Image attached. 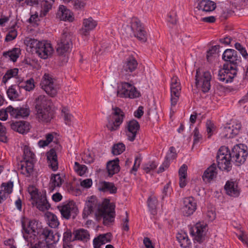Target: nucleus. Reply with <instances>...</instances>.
Returning <instances> with one entry per match:
<instances>
[{"instance_id": "nucleus-14", "label": "nucleus", "mask_w": 248, "mask_h": 248, "mask_svg": "<svg viewBox=\"0 0 248 248\" xmlns=\"http://www.w3.org/2000/svg\"><path fill=\"white\" fill-rule=\"evenodd\" d=\"M178 78L173 76L171 79L170 83V95H171V106H175L178 100L181 87L180 83L178 81Z\"/></svg>"}, {"instance_id": "nucleus-47", "label": "nucleus", "mask_w": 248, "mask_h": 248, "mask_svg": "<svg viewBox=\"0 0 248 248\" xmlns=\"http://www.w3.org/2000/svg\"><path fill=\"white\" fill-rule=\"evenodd\" d=\"M54 1L46 0L42 2L41 5L43 9L44 15H45L50 9Z\"/></svg>"}, {"instance_id": "nucleus-41", "label": "nucleus", "mask_w": 248, "mask_h": 248, "mask_svg": "<svg viewBox=\"0 0 248 248\" xmlns=\"http://www.w3.org/2000/svg\"><path fill=\"white\" fill-rule=\"evenodd\" d=\"M19 86L20 87L23 88L27 91L30 92L32 91L35 87L34 79L32 78H31L23 83L22 85Z\"/></svg>"}, {"instance_id": "nucleus-17", "label": "nucleus", "mask_w": 248, "mask_h": 248, "mask_svg": "<svg viewBox=\"0 0 248 248\" xmlns=\"http://www.w3.org/2000/svg\"><path fill=\"white\" fill-rule=\"evenodd\" d=\"M197 208V203L192 197H188L184 199L183 206L182 208L184 216H189L193 214Z\"/></svg>"}, {"instance_id": "nucleus-40", "label": "nucleus", "mask_w": 248, "mask_h": 248, "mask_svg": "<svg viewBox=\"0 0 248 248\" xmlns=\"http://www.w3.org/2000/svg\"><path fill=\"white\" fill-rule=\"evenodd\" d=\"M49 226L52 228H56L59 225V221L57 216L54 214L50 213L48 216Z\"/></svg>"}, {"instance_id": "nucleus-61", "label": "nucleus", "mask_w": 248, "mask_h": 248, "mask_svg": "<svg viewBox=\"0 0 248 248\" xmlns=\"http://www.w3.org/2000/svg\"><path fill=\"white\" fill-rule=\"evenodd\" d=\"M140 159L138 157H136L135 159V162L134 164V165L133 166L132 169L130 170V172L131 173H133L137 171L138 170V169L140 167Z\"/></svg>"}, {"instance_id": "nucleus-18", "label": "nucleus", "mask_w": 248, "mask_h": 248, "mask_svg": "<svg viewBox=\"0 0 248 248\" xmlns=\"http://www.w3.org/2000/svg\"><path fill=\"white\" fill-rule=\"evenodd\" d=\"M241 128V125L240 123H235V124H227L225 126L222 130V136L226 139L233 138L237 135L240 129Z\"/></svg>"}, {"instance_id": "nucleus-21", "label": "nucleus", "mask_w": 248, "mask_h": 248, "mask_svg": "<svg viewBox=\"0 0 248 248\" xmlns=\"http://www.w3.org/2000/svg\"><path fill=\"white\" fill-rule=\"evenodd\" d=\"M35 199L36 206L40 211H44L50 207V205L46 199V192L44 193H40Z\"/></svg>"}, {"instance_id": "nucleus-19", "label": "nucleus", "mask_w": 248, "mask_h": 248, "mask_svg": "<svg viewBox=\"0 0 248 248\" xmlns=\"http://www.w3.org/2000/svg\"><path fill=\"white\" fill-rule=\"evenodd\" d=\"M137 66L138 62L133 57H130L124 64L121 73L123 75H129L135 70Z\"/></svg>"}, {"instance_id": "nucleus-38", "label": "nucleus", "mask_w": 248, "mask_h": 248, "mask_svg": "<svg viewBox=\"0 0 248 248\" xmlns=\"http://www.w3.org/2000/svg\"><path fill=\"white\" fill-rule=\"evenodd\" d=\"M18 71L17 68L7 70L2 78V82L5 84L10 78L17 76Z\"/></svg>"}, {"instance_id": "nucleus-30", "label": "nucleus", "mask_w": 248, "mask_h": 248, "mask_svg": "<svg viewBox=\"0 0 248 248\" xmlns=\"http://www.w3.org/2000/svg\"><path fill=\"white\" fill-rule=\"evenodd\" d=\"M73 233L74 235L73 241L80 240L87 242L90 239V234L88 231L84 229L75 230Z\"/></svg>"}, {"instance_id": "nucleus-8", "label": "nucleus", "mask_w": 248, "mask_h": 248, "mask_svg": "<svg viewBox=\"0 0 248 248\" xmlns=\"http://www.w3.org/2000/svg\"><path fill=\"white\" fill-rule=\"evenodd\" d=\"M113 117L115 118L111 119L110 116L108 117V123L106 126L110 131H116L118 130L120 125L123 123L124 117V114L123 111L119 108L116 107L113 108Z\"/></svg>"}, {"instance_id": "nucleus-62", "label": "nucleus", "mask_w": 248, "mask_h": 248, "mask_svg": "<svg viewBox=\"0 0 248 248\" xmlns=\"http://www.w3.org/2000/svg\"><path fill=\"white\" fill-rule=\"evenodd\" d=\"M93 184L92 180L90 178L85 179L80 182V186L84 188L90 187Z\"/></svg>"}, {"instance_id": "nucleus-35", "label": "nucleus", "mask_w": 248, "mask_h": 248, "mask_svg": "<svg viewBox=\"0 0 248 248\" xmlns=\"http://www.w3.org/2000/svg\"><path fill=\"white\" fill-rule=\"evenodd\" d=\"M20 86L16 85L11 86L7 91V94L10 100H14L19 96L17 90H19Z\"/></svg>"}, {"instance_id": "nucleus-51", "label": "nucleus", "mask_w": 248, "mask_h": 248, "mask_svg": "<svg viewBox=\"0 0 248 248\" xmlns=\"http://www.w3.org/2000/svg\"><path fill=\"white\" fill-rule=\"evenodd\" d=\"M6 134V128L1 124H0V141L4 143L7 142V137Z\"/></svg>"}, {"instance_id": "nucleus-42", "label": "nucleus", "mask_w": 248, "mask_h": 248, "mask_svg": "<svg viewBox=\"0 0 248 248\" xmlns=\"http://www.w3.org/2000/svg\"><path fill=\"white\" fill-rule=\"evenodd\" d=\"M125 148V145L123 143H118L113 146L111 152L114 155H118L122 154Z\"/></svg>"}, {"instance_id": "nucleus-46", "label": "nucleus", "mask_w": 248, "mask_h": 248, "mask_svg": "<svg viewBox=\"0 0 248 248\" xmlns=\"http://www.w3.org/2000/svg\"><path fill=\"white\" fill-rule=\"evenodd\" d=\"M35 155L30 150L28 146L24 148L23 161L34 160Z\"/></svg>"}, {"instance_id": "nucleus-9", "label": "nucleus", "mask_w": 248, "mask_h": 248, "mask_svg": "<svg viewBox=\"0 0 248 248\" xmlns=\"http://www.w3.org/2000/svg\"><path fill=\"white\" fill-rule=\"evenodd\" d=\"M58 208L61 212L62 217L66 220L69 219L71 217L74 219L78 212V208L73 201H70L61 206H59Z\"/></svg>"}, {"instance_id": "nucleus-10", "label": "nucleus", "mask_w": 248, "mask_h": 248, "mask_svg": "<svg viewBox=\"0 0 248 248\" xmlns=\"http://www.w3.org/2000/svg\"><path fill=\"white\" fill-rule=\"evenodd\" d=\"M41 88L50 96L53 97L57 94L58 87L49 74H45L40 83Z\"/></svg>"}, {"instance_id": "nucleus-6", "label": "nucleus", "mask_w": 248, "mask_h": 248, "mask_svg": "<svg viewBox=\"0 0 248 248\" xmlns=\"http://www.w3.org/2000/svg\"><path fill=\"white\" fill-rule=\"evenodd\" d=\"M95 215L103 218L104 225H108L114 220L115 216L114 206L109 205V200H108V203L104 204L100 208H98V212L95 213Z\"/></svg>"}, {"instance_id": "nucleus-5", "label": "nucleus", "mask_w": 248, "mask_h": 248, "mask_svg": "<svg viewBox=\"0 0 248 248\" xmlns=\"http://www.w3.org/2000/svg\"><path fill=\"white\" fill-rule=\"evenodd\" d=\"M222 59L225 62L224 67H230L232 70H237L238 64L241 62V58L236 50L233 49H226L222 55Z\"/></svg>"}, {"instance_id": "nucleus-4", "label": "nucleus", "mask_w": 248, "mask_h": 248, "mask_svg": "<svg viewBox=\"0 0 248 248\" xmlns=\"http://www.w3.org/2000/svg\"><path fill=\"white\" fill-rule=\"evenodd\" d=\"M28 45L31 48H34L36 53L42 59L47 58L53 51V49L49 43L34 39H30Z\"/></svg>"}, {"instance_id": "nucleus-16", "label": "nucleus", "mask_w": 248, "mask_h": 248, "mask_svg": "<svg viewBox=\"0 0 248 248\" xmlns=\"http://www.w3.org/2000/svg\"><path fill=\"white\" fill-rule=\"evenodd\" d=\"M140 125L136 120H132L127 122L125 127V133L129 140L133 141L135 140Z\"/></svg>"}, {"instance_id": "nucleus-7", "label": "nucleus", "mask_w": 248, "mask_h": 248, "mask_svg": "<svg viewBox=\"0 0 248 248\" xmlns=\"http://www.w3.org/2000/svg\"><path fill=\"white\" fill-rule=\"evenodd\" d=\"M117 95L120 97L136 98L140 94L133 84L124 82L118 86Z\"/></svg>"}, {"instance_id": "nucleus-55", "label": "nucleus", "mask_w": 248, "mask_h": 248, "mask_svg": "<svg viewBox=\"0 0 248 248\" xmlns=\"http://www.w3.org/2000/svg\"><path fill=\"white\" fill-rule=\"evenodd\" d=\"M17 31L15 30H11L6 35L5 40L6 42L11 41L16 38Z\"/></svg>"}, {"instance_id": "nucleus-59", "label": "nucleus", "mask_w": 248, "mask_h": 248, "mask_svg": "<svg viewBox=\"0 0 248 248\" xmlns=\"http://www.w3.org/2000/svg\"><path fill=\"white\" fill-rule=\"evenodd\" d=\"M194 134V141L193 143L196 144L198 143L200 140L202 138V135L200 134L199 129L197 127L195 128L193 131Z\"/></svg>"}, {"instance_id": "nucleus-22", "label": "nucleus", "mask_w": 248, "mask_h": 248, "mask_svg": "<svg viewBox=\"0 0 248 248\" xmlns=\"http://www.w3.org/2000/svg\"><path fill=\"white\" fill-rule=\"evenodd\" d=\"M217 173V166L214 163L204 171L202 179L206 183L210 182L216 178Z\"/></svg>"}, {"instance_id": "nucleus-31", "label": "nucleus", "mask_w": 248, "mask_h": 248, "mask_svg": "<svg viewBox=\"0 0 248 248\" xmlns=\"http://www.w3.org/2000/svg\"><path fill=\"white\" fill-rule=\"evenodd\" d=\"M216 7V4L213 1L202 0L199 3L197 8L205 12H211L214 10Z\"/></svg>"}, {"instance_id": "nucleus-33", "label": "nucleus", "mask_w": 248, "mask_h": 248, "mask_svg": "<svg viewBox=\"0 0 248 248\" xmlns=\"http://www.w3.org/2000/svg\"><path fill=\"white\" fill-rule=\"evenodd\" d=\"M99 190L104 192H109L110 194H115L117 193V188L113 183L104 181L102 183Z\"/></svg>"}, {"instance_id": "nucleus-39", "label": "nucleus", "mask_w": 248, "mask_h": 248, "mask_svg": "<svg viewBox=\"0 0 248 248\" xmlns=\"http://www.w3.org/2000/svg\"><path fill=\"white\" fill-rule=\"evenodd\" d=\"M51 180L52 183V186L53 187L52 189L56 186L60 187L63 182V180L61 178L60 174H52Z\"/></svg>"}, {"instance_id": "nucleus-12", "label": "nucleus", "mask_w": 248, "mask_h": 248, "mask_svg": "<svg viewBox=\"0 0 248 248\" xmlns=\"http://www.w3.org/2000/svg\"><path fill=\"white\" fill-rule=\"evenodd\" d=\"M131 29L134 35L142 43L146 42L147 40V33L142 27L140 21L135 19L132 22Z\"/></svg>"}, {"instance_id": "nucleus-29", "label": "nucleus", "mask_w": 248, "mask_h": 248, "mask_svg": "<svg viewBox=\"0 0 248 248\" xmlns=\"http://www.w3.org/2000/svg\"><path fill=\"white\" fill-rule=\"evenodd\" d=\"M34 160L22 161L20 169L21 173L27 177L30 176L33 172Z\"/></svg>"}, {"instance_id": "nucleus-44", "label": "nucleus", "mask_w": 248, "mask_h": 248, "mask_svg": "<svg viewBox=\"0 0 248 248\" xmlns=\"http://www.w3.org/2000/svg\"><path fill=\"white\" fill-rule=\"evenodd\" d=\"M148 206L152 214L155 212L157 200L155 197H150L147 200Z\"/></svg>"}, {"instance_id": "nucleus-58", "label": "nucleus", "mask_w": 248, "mask_h": 248, "mask_svg": "<svg viewBox=\"0 0 248 248\" xmlns=\"http://www.w3.org/2000/svg\"><path fill=\"white\" fill-rule=\"evenodd\" d=\"M87 207H88L92 212H94V210L96 209L98 210V208H100L101 207H97V201H89L88 203L86 205ZM98 211H97V212Z\"/></svg>"}, {"instance_id": "nucleus-11", "label": "nucleus", "mask_w": 248, "mask_h": 248, "mask_svg": "<svg viewBox=\"0 0 248 248\" xmlns=\"http://www.w3.org/2000/svg\"><path fill=\"white\" fill-rule=\"evenodd\" d=\"M200 69L198 68L196 70V74L195 76L196 85L198 86L201 82L202 90L203 93L208 92L211 87L210 80L211 79V75L208 71H205L203 73L202 76H200Z\"/></svg>"}, {"instance_id": "nucleus-3", "label": "nucleus", "mask_w": 248, "mask_h": 248, "mask_svg": "<svg viewBox=\"0 0 248 248\" xmlns=\"http://www.w3.org/2000/svg\"><path fill=\"white\" fill-rule=\"evenodd\" d=\"M72 33L67 28L63 30L61 37L57 41L56 52L60 56H65L72 47Z\"/></svg>"}, {"instance_id": "nucleus-15", "label": "nucleus", "mask_w": 248, "mask_h": 248, "mask_svg": "<svg viewBox=\"0 0 248 248\" xmlns=\"http://www.w3.org/2000/svg\"><path fill=\"white\" fill-rule=\"evenodd\" d=\"M237 70L230 69V67H224L218 71V79L219 81L228 83L232 81L233 78L236 76Z\"/></svg>"}, {"instance_id": "nucleus-2", "label": "nucleus", "mask_w": 248, "mask_h": 248, "mask_svg": "<svg viewBox=\"0 0 248 248\" xmlns=\"http://www.w3.org/2000/svg\"><path fill=\"white\" fill-rule=\"evenodd\" d=\"M34 104L36 111V117L41 123H48L54 117L52 109L51 99L46 96L40 95L35 98Z\"/></svg>"}, {"instance_id": "nucleus-23", "label": "nucleus", "mask_w": 248, "mask_h": 248, "mask_svg": "<svg viewBox=\"0 0 248 248\" xmlns=\"http://www.w3.org/2000/svg\"><path fill=\"white\" fill-rule=\"evenodd\" d=\"M11 127L14 131L23 134L30 130V124L25 121L15 122L11 124Z\"/></svg>"}, {"instance_id": "nucleus-1", "label": "nucleus", "mask_w": 248, "mask_h": 248, "mask_svg": "<svg viewBox=\"0 0 248 248\" xmlns=\"http://www.w3.org/2000/svg\"><path fill=\"white\" fill-rule=\"evenodd\" d=\"M244 147L243 145H236L232 151L228 154V148L224 146L221 147L216 156L218 169L228 172L232 169V162H235L237 166L244 163L248 155V152Z\"/></svg>"}, {"instance_id": "nucleus-36", "label": "nucleus", "mask_w": 248, "mask_h": 248, "mask_svg": "<svg viewBox=\"0 0 248 248\" xmlns=\"http://www.w3.org/2000/svg\"><path fill=\"white\" fill-rule=\"evenodd\" d=\"M42 234L44 235V238H45L46 243H49L51 242H52V243L57 242V240H55V237L53 234V231L48 228L43 229Z\"/></svg>"}, {"instance_id": "nucleus-45", "label": "nucleus", "mask_w": 248, "mask_h": 248, "mask_svg": "<svg viewBox=\"0 0 248 248\" xmlns=\"http://www.w3.org/2000/svg\"><path fill=\"white\" fill-rule=\"evenodd\" d=\"M65 2H70L74 8L79 10L84 6V0H63Z\"/></svg>"}, {"instance_id": "nucleus-54", "label": "nucleus", "mask_w": 248, "mask_h": 248, "mask_svg": "<svg viewBox=\"0 0 248 248\" xmlns=\"http://www.w3.org/2000/svg\"><path fill=\"white\" fill-rule=\"evenodd\" d=\"M169 151V152L167 154L165 159L170 161L176 157V154L175 153V149L174 147L171 146L170 147Z\"/></svg>"}, {"instance_id": "nucleus-27", "label": "nucleus", "mask_w": 248, "mask_h": 248, "mask_svg": "<svg viewBox=\"0 0 248 248\" xmlns=\"http://www.w3.org/2000/svg\"><path fill=\"white\" fill-rule=\"evenodd\" d=\"M36 224L35 221L31 220L27 222L22 221V233L25 239H26V237L25 235V233L27 234L32 233L33 235H35L36 229Z\"/></svg>"}, {"instance_id": "nucleus-49", "label": "nucleus", "mask_w": 248, "mask_h": 248, "mask_svg": "<svg viewBox=\"0 0 248 248\" xmlns=\"http://www.w3.org/2000/svg\"><path fill=\"white\" fill-rule=\"evenodd\" d=\"M1 187H4V191L9 194L12 192L13 188V182L10 181L7 183H3L1 185Z\"/></svg>"}, {"instance_id": "nucleus-48", "label": "nucleus", "mask_w": 248, "mask_h": 248, "mask_svg": "<svg viewBox=\"0 0 248 248\" xmlns=\"http://www.w3.org/2000/svg\"><path fill=\"white\" fill-rule=\"evenodd\" d=\"M234 47L239 51L240 53L245 59H246L248 58V53L245 47H243L241 44L239 43H236L234 44Z\"/></svg>"}, {"instance_id": "nucleus-52", "label": "nucleus", "mask_w": 248, "mask_h": 248, "mask_svg": "<svg viewBox=\"0 0 248 248\" xmlns=\"http://www.w3.org/2000/svg\"><path fill=\"white\" fill-rule=\"evenodd\" d=\"M219 45H216L212 46L211 49L207 51L206 58L208 62L211 61L210 58H211L214 54H215L217 53V51L219 49Z\"/></svg>"}, {"instance_id": "nucleus-56", "label": "nucleus", "mask_w": 248, "mask_h": 248, "mask_svg": "<svg viewBox=\"0 0 248 248\" xmlns=\"http://www.w3.org/2000/svg\"><path fill=\"white\" fill-rule=\"evenodd\" d=\"M206 131L208 134V138H210L212 136V132L214 128V125L211 121L208 120L206 122Z\"/></svg>"}, {"instance_id": "nucleus-24", "label": "nucleus", "mask_w": 248, "mask_h": 248, "mask_svg": "<svg viewBox=\"0 0 248 248\" xmlns=\"http://www.w3.org/2000/svg\"><path fill=\"white\" fill-rule=\"evenodd\" d=\"M111 234L107 233L99 235L97 237L94 238L93 240V245L94 248H100L101 245H104L107 243L110 242Z\"/></svg>"}, {"instance_id": "nucleus-28", "label": "nucleus", "mask_w": 248, "mask_h": 248, "mask_svg": "<svg viewBox=\"0 0 248 248\" xmlns=\"http://www.w3.org/2000/svg\"><path fill=\"white\" fill-rule=\"evenodd\" d=\"M119 160L116 158L113 160L109 161L107 164V170L108 172V176L112 177L114 174L117 173L120 170L119 165Z\"/></svg>"}, {"instance_id": "nucleus-57", "label": "nucleus", "mask_w": 248, "mask_h": 248, "mask_svg": "<svg viewBox=\"0 0 248 248\" xmlns=\"http://www.w3.org/2000/svg\"><path fill=\"white\" fill-rule=\"evenodd\" d=\"M73 234V233L70 230L67 229L66 231L63 234V241H67V242L73 241V237L72 236Z\"/></svg>"}, {"instance_id": "nucleus-34", "label": "nucleus", "mask_w": 248, "mask_h": 248, "mask_svg": "<svg viewBox=\"0 0 248 248\" xmlns=\"http://www.w3.org/2000/svg\"><path fill=\"white\" fill-rule=\"evenodd\" d=\"M177 239L180 244L181 247L186 248L189 247L190 241L186 233H178L176 236Z\"/></svg>"}, {"instance_id": "nucleus-26", "label": "nucleus", "mask_w": 248, "mask_h": 248, "mask_svg": "<svg viewBox=\"0 0 248 248\" xmlns=\"http://www.w3.org/2000/svg\"><path fill=\"white\" fill-rule=\"evenodd\" d=\"M47 159L49 162V166L53 171H56L58 168L57 155L54 149H51L46 153Z\"/></svg>"}, {"instance_id": "nucleus-53", "label": "nucleus", "mask_w": 248, "mask_h": 248, "mask_svg": "<svg viewBox=\"0 0 248 248\" xmlns=\"http://www.w3.org/2000/svg\"><path fill=\"white\" fill-rule=\"evenodd\" d=\"M17 112L18 114L17 118L27 117L30 114L29 109L23 108H17Z\"/></svg>"}, {"instance_id": "nucleus-43", "label": "nucleus", "mask_w": 248, "mask_h": 248, "mask_svg": "<svg viewBox=\"0 0 248 248\" xmlns=\"http://www.w3.org/2000/svg\"><path fill=\"white\" fill-rule=\"evenodd\" d=\"M75 171L80 176L83 175L87 170V167L85 165H80L77 162H75L74 167Z\"/></svg>"}, {"instance_id": "nucleus-25", "label": "nucleus", "mask_w": 248, "mask_h": 248, "mask_svg": "<svg viewBox=\"0 0 248 248\" xmlns=\"http://www.w3.org/2000/svg\"><path fill=\"white\" fill-rule=\"evenodd\" d=\"M83 24V26L80 30V33L85 36L88 35L89 31L93 30L97 25L96 22L91 17L84 19Z\"/></svg>"}, {"instance_id": "nucleus-37", "label": "nucleus", "mask_w": 248, "mask_h": 248, "mask_svg": "<svg viewBox=\"0 0 248 248\" xmlns=\"http://www.w3.org/2000/svg\"><path fill=\"white\" fill-rule=\"evenodd\" d=\"M19 49L17 48H14L11 50L5 51L3 53V56L5 58H9L10 60L15 62L16 61L19 57L18 55Z\"/></svg>"}, {"instance_id": "nucleus-13", "label": "nucleus", "mask_w": 248, "mask_h": 248, "mask_svg": "<svg viewBox=\"0 0 248 248\" xmlns=\"http://www.w3.org/2000/svg\"><path fill=\"white\" fill-rule=\"evenodd\" d=\"M207 226L197 223L190 230V234L194 236V240L199 243H202L205 240Z\"/></svg>"}, {"instance_id": "nucleus-50", "label": "nucleus", "mask_w": 248, "mask_h": 248, "mask_svg": "<svg viewBox=\"0 0 248 248\" xmlns=\"http://www.w3.org/2000/svg\"><path fill=\"white\" fill-rule=\"evenodd\" d=\"M157 167V164L155 161L149 162L144 165L143 170L146 173H149L151 170H154Z\"/></svg>"}, {"instance_id": "nucleus-60", "label": "nucleus", "mask_w": 248, "mask_h": 248, "mask_svg": "<svg viewBox=\"0 0 248 248\" xmlns=\"http://www.w3.org/2000/svg\"><path fill=\"white\" fill-rule=\"evenodd\" d=\"M7 111L10 114L15 118H17V108H14L12 106H9L7 108Z\"/></svg>"}, {"instance_id": "nucleus-32", "label": "nucleus", "mask_w": 248, "mask_h": 248, "mask_svg": "<svg viewBox=\"0 0 248 248\" xmlns=\"http://www.w3.org/2000/svg\"><path fill=\"white\" fill-rule=\"evenodd\" d=\"M59 14L60 18L62 20L72 21L73 20L71 12L63 5L60 6Z\"/></svg>"}, {"instance_id": "nucleus-20", "label": "nucleus", "mask_w": 248, "mask_h": 248, "mask_svg": "<svg viewBox=\"0 0 248 248\" xmlns=\"http://www.w3.org/2000/svg\"><path fill=\"white\" fill-rule=\"evenodd\" d=\"M224 189L226 194L229 196L236 197L239 195L240 190L238 187L237 183L232 179L226 182Z\"/></svg>"}, {"instance_id": "nucleus-64", "label": "nucleus", "mask_w": 248, "mask_h": 248, "mask_svg": "<svg viewBox=\"0 0 248 248\" xmlns=\"http://www.w3.org/2000/svg\"><path fill=\"white\" fill-rule=\"evenodd\" d=\"M28 191L31 196V198L33 199V197L36 198L35 196H37L38 194H39L38 192L37 189L33 186H30L28 188Z\"/></svg>"}, {"instance_id": "nucleus-63", "label": "nucleus", "mask_w": 248, "mask_h": 248, "mask_svg": "<svg viewBox=\"0 0 248 248\" xmlns=\"http://www.w3.org/2000/svg\"><path fill=\"white\" fill-rule=\"evenodd\" d=\"M187 167L186 164H183L179 169V175L181 177L187 176Z\"/></svg>"}]
</instances>
